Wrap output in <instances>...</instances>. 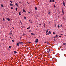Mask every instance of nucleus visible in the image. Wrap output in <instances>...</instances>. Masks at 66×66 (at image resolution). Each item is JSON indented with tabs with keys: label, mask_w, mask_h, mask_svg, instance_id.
Returning a JSON list of instances; mask_svg holds the SVG:
<instances>
[{
	"label": "nucleus",
	"mask_w": 66,
	"mask_h": 66,
	"mask_svg": "<svg viewBox=\"0 0 66 66\" xmlns=\"http://www.w3.org/2000/svg\"><path fill=\"white\" fill-rule=\"evenodd\" d=\"M32 22H33L32 21L31 22V23H32Z\"/></svg>",
	"instance_id": "nucleus-45"
},
{
	"label": "nucleus",
	"mask_w": 66,
	"mask_h": 66,
	"mask_svg": "<svg viewBox=\"0 0 66 66\" xmlns=\"http://www.w3.org/2000/svg\"><path fill=\"white\" fill-rule=\"evenodd\" d=\"M5 37H6L7 36H5Z\"/></svg>",
	"instance_id": "nucleus-40"
},
{
	"label": "nucleus",
	"mask_w": 66,
	"mask_h": 66,
	"mask_svg": "<svg viewBox=\"0 0 66 66\" xmlns=\"http://www.w3.org/2000/svg\"><path fill=\"white\" fill-rule=\"evenodd\" d=\"M29 13H30V12H29Z\"/></svg>",
	"instance_id": "nucleus-61"
},
{
	"label": "nucleus",
	"mask_w": 66,
	"mask_h": 66,
	"mask_svg": "<svg viewBox=\"0 0 66 66\" xmlns=\"http://www.w3.org/2000/svg\"><path fill=\"white\" fill-rule=\"evenodd\" d=\"M10 2H11V3H12V1H10Z\"/></svg>",
	"instance_id": "nucleus-41"
},
{
	"label": "nucleus",
	"mask_w": 66,
	"mask_h": 66,
	"mask_svg": "<svg viewBox=\"0 0 66 66\" xmlns=\"http://www.w3.org/2000/svg\"><path fill=\"white\" fill-rule=\"evenodd\" d=\"M23 35H26V34H23Z\"/></svg>",
	"instance_id": "nucleus-34"
},
{
	"label": "nucleus",
	"mask_w": 66,
	"mask_h": 66,
	"mask_svg": "<svg viewBox=\"0 0 66 66\" xmlns=\"http://www.w3.org/2000/svg\"><path fill=\"white\" fill-rule=\"evenodd\" d=\"M31 34L32 35H35V34L32 33H31Z\"/></svg>",
	"instance_id": "nucleus-6"
},
{
	"label": "nucleus",
	"mask_w": 66,
	"mask_h": 66,
	"mask_svg": "<svg viewBox=\"0 0 66 66\" xmlns=\"http://www.w3.org/2000/svg\"><path fill=\"white\" fill-rule=\"evenodd\" d=\"M15 5H16V6H18V7L19 6H18V4H17V3H15Z\"/></svg>",
	"instance_id": "nucleus-8"
},
{
	"label": "nucleus",
	"mask_w": 66,
	"mask_h": 66,
	"mask_svg": "<svg viewBox=\"0 0 66 66\" xmlns=\"http://www.w3.org/2000/svg\"><path fill=\"white\" fill-rule=\"evenodd\" d=\"M57 35H56L55 36V37H56V38H57Z\"/></svg>",
	"instance_id": "nucleus-21"
},
{
	"label": "nucleus",
	"mask_w": 66,
	"mask_h": 66,
	"mask_svg": "<svg viewBox=\"0 0 66 66\" xmlns=\"http://www.w3.org/2000/svg\"><path fill=\"white\" fill-rule=\"evenodd\" d=\"M10 5L11 6H13V4L12 3L10 4Z\"/></svg>",
	"instance_id": "nucleus-10"
},
{
	"label": "nucleus",
	"mask_w": 66,
	"mask_h": 66,
	"mask_svg": "<svg viewBox=\"0 0 66 66\" xmlns=\"http://www.w3.org/2000/svg\"><path fill=\"white\" fill-rule=\"evenodd\" d=\"M53 33L54 35V34H55V33L54 32H53Z\"/></svg>",
	"instance_id": "nucleus-17"
},
{
	"label": "nucleus",
	"mask_w": 66,
	"mask_h": 66,
	"mask_svg": "<svg viewBox=\"0 0 66 66\" xmlns=\"http://www.w3.org/2000/svg\"><path fill=\"white\" fill-rule=\"evenodd\" d=\"M34 28L35 27V26H34Z\"/></svg>",
	"instance_id": "nucleus-50"
},
{
	"label": "nucleus",
	"mask_w": 66,
	"mask_h": 66,
	"mask_svg": "<svg viewBox=\"0 0 66 66\" xmlns=\"http://www.w3.org/2000/svg\"><path fill=\"white\" fill-rule=\"evenodd\" d=\"M23 11L24 13H26V11L24 9H23Z\"/></svg>",
	"instance_id": "nucleus-5"
},
{
	"label": "nucleus",
	"mask_w": 66,
	"mask_h": 66,
	"mask_svg": "<svg viewBox=\"0 0 66 66\" xmlns=\"http://www.w3.org/2000/svg\"><path fill=\"white\" fill-rule=\"evenodd\" d=\"M46 35H48V34L47 33L46 34Z\"/></svg>",
	"instance_id": "nucleus-52"
},
{
	"label": "nucleus",
	"mask_w": 66,
	"mask_h": 66,
	"mask_svg": "<svg viewBox=\"0 0 66 66\" xmlns=\"http://www.w3.org/2000/svg\"><path fill=\"white\" fill-rule=\"evenodd\" d=\"M66 35H64V36H66Z\"/></svg>",
	"instance_id": "nucleus-54"
},
{
	"label": "nucleus",
	"mask_w": 66,
	"mask_h": 66,
	"mask_svg": "<svg viewBox=\"0 0 66 66\" xmlns=\"http://www.w3.org/2000/svg\"><path fill=\"white\" fill-rule=\"evenodd\" d=\"M20 23H21V24H22V22L21 21H20Z\"/></svg>",
	"instance_id": "nucleus-20"
},
{
	"label": "nucleus",
	"mask_w": 66,
	"mask_h": 66,
	"mask_svg": "<svg viewBox=\"0 0 66 66\" xmlns=\"http://www.w3.org/2000/svg\"><path fill=\"white\" fill-rule=\"evenodd\" d=\"M55 39L54 40H55Z\"/></svg>",
	"instance_id": "nucleus-62"
},
{
	"label": "nucleus",
	"mask_w": 66,
	"mask_h": 66,
	"mask_svg": "<svg viewBox=\"0 0 66 66\" xmlns=\"http://www.w3.org/2000/svg\"><path fill=\"white\" fill-rule=\"evenodd\" d=\"M12 42H14V40H12Z\"/></svg>",
	"instance_id": "nucleus-37"
},
{
	"label": "nucleus",
	"mask_w": 66,
	"mask_h": 66,
	"mask_svg": "<svg viewBox=\"0 0 66 66\" xmlns=\"http://www.w3.org/2000/svg\"><path fill=\"white\" fill-rule=\"evenodd\" d=\"M21 3V2H19V3Z\"/></svg>",
	"instance_id": "nucleus-51"
},
{
	"label": "nucleus",
	"mask_w": 66,
	"mask_h": 66,
	"mask_svg": "<svg viewBox=\"0 0 66 66\" xmlns=\"http://www.w3.org/2000/svg\"><path fill=\"white\" fill-rule=\"evenodd\" d=\"M48 30H49V29H47L46 30V33H47V32H48Z\"/></svg>",
	"instance_id": "nucleus-9"
},
{
	"label": "nucleus",
	"mask_w": 66,
	"mask_h": 66,
	"mask_svg": "<svg viewBox=\"0 0 66 66\" xmlns=\"http://www.w3.org/2000/svg\"><path fill=\"white\" fill-rule=\"evenodd\" d=\"M27 3H28V4H29V2H27Z\"/></svg>",
	"instance_id": "nucleus-48"
},
{
	"label": "nucleus",
	"mask_w": 66,
	"mask_h": 66,
	"mask_svg": "<svg viewBox=\"0 0 66 66\" xmlns=\"http://www.w3.org/2000/svg\"><path fill=\"white\" fill-rule=\"evenodd\" d=\"M60 27H62V24H61V25H60Z\"/></svg>",
	"instance_id": "nucleus-26"
},
{
	"label": "nucleus",
	"mask_w": 66,
	"mask_h": 66,
	"mask_svg": "<svg viewBox=\"0 0 66 66\" xmlns=\"http://www.w3.org/2000/svg\"><path fill=\"white\" fill-rule=\"evenodd\" d=\"M10 38H11V39H12V38H11V37H10Z\"/></svg>",
	"instance_id": "nucleus-49"
},
{
	"label": "nucleus",
	"mask_w": 66,
	"mask_h": 66,
	"mask_svg": "<svg viewBox=\"0 0 66 66\" xmlns=\"http://www.w3.org/2000/svg\"><path fill=\"white\" fill-rule=\"evenodd\" d=\"M47 34L48 35H49V32H48Z\"/></svg>",
	"instance_id": "nucleus-36"
},
{
	"label": "nucleus",
	"mask_w": 66,
	"mask_h": 66,
	"mask_svg": "<svg viewBox=\"0 0 66 66\" xmlns=\"http://www.w3.org/2000/svg\"><path fill=\"white\" fill-rule=\"evenodd\" d=\"M16 45H17V46H19V43H16Z\"/></svg>",
	"instance_id": "nucleus-7"
},
{
	"label": "nucleus",
	"mask_w": 66,
	"mask_h": 66,
	"mask_svg": "<svg viewBox=\"0 0 66 66\" xmlns=\"http://www.w3.org/2000/svg\"><path fill=\"white\" fill-rule=\"evenodd\" d=\"M28 28L29 29H30V28H31L30 27H29Z\"/></svg>",
	"instance_id": "nucleus-38"
},
{
	"label": "nucleus",
	"mask_w": 66,
	"mask_h": 66,
	"mask_svg": "<svg viewBox=\"0 0 66 66\" xmlns=\"http://www.w3.org/2000/svg\"><path fill=\"white\" fill-rule=\"evenodd\" d=\"M1 7H4L3 6V5L2 4H1Z\"/></svg>",
	"instance_id": "nucleus-16"
},
{
	"label": "nucleus",
	"mask_w": 66,
	"mask_h": 66,
	"mask_svg": "<svg viewBox=\"0 0 66 66\" xmlns=\"http://www.w3.org/2000/svg\"><path fill=\"white\" fill-rule=\"evenodd\" d=\"M19 44H20L21 45H23V42H19Z\"/></svg>",
	"instance_id": "nucleus-2"
},
{
	"label": "nucleus",
	"mask_w": 66,
	"mask_h": 66,
	"mask_svg": "<svg viewBox=\"0 0 66 66\" xmlns=\"http://www.w3.org/2000/svg\"><path fill=\"white\" fill-rule=\"evenodd\" d=\"M14 53H17V52L16 51H14Z\"/></svg>",
	"instance_id": "nucleus-11"
},
{
	"label": "nucleus",
	"mask_w": 66,
	"mask_h": 66,
	"mask_svg": "<svg viewBox=\"0 0 66 66\" xmlns=\"http://www.w3.org/2000/svg\"><path fill=\"white\" fill-rule=\"evenodd\" d=\"M42 24H39V26H40V25H41Z\"/></svg>",
	"instance_id": "nucleus-43"
},
{
	"label": "nucleus",
	"mask_w": 66,
	"mask_h": 66,
	"mask_svg": "<svg viewBox=\"0 0 66 66\" xmlns=\"http://www.w3.org/2000/svg\"><path fill=\"white\" fill-rule=\"evenodd\" d=\"M37 28H38V26H37Z\"/></svg>",
	"instance_id": "nucleus-60"
},
{
	"label": "nucleus",
	"mask_w": 66,
	"mask_h": 66,
	"mask_svg": "<svg viewBox=\"0 0 66 66\" xmlns=\"http://www.w3.org/2000/svg\"><path fill=\"white\" fill-rule=\"evenodd\" d=\"M62 50H63V49H62Z\"/></svg>",
	"instance_id": "nucleus-55"
},
{
	"label": "nucleus",
	"mask_w": 66,
	"mask_h": 66,
	"mask_svg": "<svg viewBox=\"0 0 66 66\" xmlns=\"http://www.w3.org/2000/svg\"><path fill=\"white\" fill-rule=\"evenodd\" d=\"M28 43H29V44H31V42H28Z\"/></svg>",
	"instance_id": "nucleus-31"
},
{
	"label": "nucleus",
	"mask_w": 66,
	"mask_h": 66,
	"mask_svg": "<svg viewBox=\"0 0 66 66\" xmlns=\"http://www.w3.org/2000/svg\"><path fill=\"white\" fill-rule=\"evenodd\" d=\"M21 12H20L19 13V15H21V14L20 13Z\"/></svg>",
	"instance_id": "nucleus-15"
},
{
	"label": "nucleus",
	"mask_w": 66,
	"mask_h": 66,
	"mask_svg": "<svg viewBox=\"0 0 66 66\" xmlns=\"http://www.w3.org/2000/svg\"><path fill=\"white\" fill-rule=\"evenodd\" d=\"M64 12H63V10H62V14H63V15H64Z\"/></svg>",
	"instance_id": "nucleus-19"
},
{
	"label": "nucleus",
	"mask_w": 66,
	"mask_h": 66,
	"mask_svg": "<svg viewBox=\"0 0 66 66\" xmlns=\"http://www.w3.org/2000/svg\"><path fill=\"white\" fill-rule=\"evenodd\" d=\"M29 31L30 32H31V30L30 29L29 30Z\"/></svg>",
	"instance_id": "nucleus-28"
},
{
	"label": "nucleus",
	"mask_w": 66,
	"mask_h": 66,
	"mask_svg": "<svg viewBox=\"0 0 66 66\" xmlns=\"http://www.w3.org/2000/svg\"><path fill=\"white\" fill-rule=\"evenodd\" d=\"M10 35H12V33H10Z\"/></svg>",
	"instance_id": "nucleus-39"
},
{
	"label": "nucleus",
	"mask_w": 66,
	"mask_h": 66,
	"mask_svg": "<svg viewBox=\"0 0 66 66\" xmlns=\"http://www.w3.org/2000/svg\"><path fill=\"white\" fill-rule=\"evenodd\" d=\"M54 7H55V8L56 7V6H55V5H54Z\"/></svg>",
	"instance_id": "nucleus-32"
},
{
	"label": "nucleus",
	"mask_w": 66,
	"mask_h": 66,
	"mask_svg": "<svg viewBox=\"0 0 66 66\" xmlns=\"http://www.w3.org/2000/svg\"><path fill=\"white\" fill-rule=\"evenodd\" d=\"M29 28H27V29H29Z\"/></svg>",
	"instance_id": "nucleus-57"
},
{
	"label": "nucleus",
	"mask_w": 66,
	"mask_h": 66,
	"mask_svg": "<svg viewBox=\"0 0 66 66\" xmlns=\"http://www.w3.org/2000/svg\"><path fill=\"white\" fill-rule=\"evenodd\" d=\"M57 27L59 28H60V26L59 25Z\"/></svg>",
	"instance_id": "nucleus-30"
},
{
	"label": "nucleus",
	"mask_w": 66,
	"mask_h": 66,
	"mask_svg": "<svg viewBox=\"0 0 66 66\" xmlns=\"http://www.w3.org/2000/svg\"><path fill=\"white\" fill-rule=\"evenodd\" d=\"M61 37V36H59V37Z\"/></svg>",
	"instance_id": "nucleus-47"
},
{
	"label": "nucleus",
	"mask_w": 66,
	"mask_h": 66,
	"mask_svg": "<svg viewBox=\"0 0 66 66\" xmlns=\"http://www.w3.org/2000/svg\"><path fill=\"white\" fill-rule=\"evenodd\" d=\"M11 9H12V10H13V8L12 7H11Z\"/></svg>",
	"instance_id": "nucleus-29"
},
{
	"label": "nucleus",
	"mask_w": 66,
	"mask_h": 66,
	"mask_svg": "<svg viewBox=\"0 0 66 66\" xmlns=\"http://www.w3.org/2000/svg\"><path fill=\"white\" fill-rule=\"evenodd\" d=\"M50 2H52V1L50 0Z\"/></svg>",
	"instance_id": "nucleus-33"
},
{
	"label": "nucleus",
	"mask_w": 66,
	"mask_h": 66,
	"mask_svg": "<svg viewBox=\"0 0 66 66\" xmlns=\"http://www.w3.org/2000/svg\"><path fill=\"white\" fill-rule=\"evenodd\" d=\"M15 10H16V11H17V8H16Z\"/></svg>",
	"instance_id": "nucleus-24"
},
{
	"label": "nucleus",
	"mask_w": 66,
	"mask_h": 66,
	"mask_svg": "<svg viewBox=\"0 0 66 66\" xmlns=\"http://www.w3.org/2000/svg\"><path fill=\"white\" fill-rule=\"evenodd\" d=\"M44 43H47V42H44Z\"/></svg>",
	"instance_id": "nucleus-44"
},
{
	"label": "nucleus",
	"mask_w": 66,
	"mask_h": 66,
	"mask_svg": "<svg viewBox=\"0 0 66 66\" xmlns=\"http://www.w3.org/2000/svg\"><path fill=\"white\" fill-rule=\"evenodd\" d=\"M45 24H44V27H45Z\"/></svg>",
	"instance_id": "nucleus-23"
},
{
	"label": "nucleus",
	"mask_w": 66,
	"mask_h": 66,
	"mask_svg": "<svg viewBox=\"0 0 66 66\" xmlns=\"http://www.w3.org/2000/svg\"><path fill=\"white\" fill-rule=\"evenodd\" d=\"M3 20H5L4 19V18H3Z\"/></svg>",
	"instance_id": "nucleus-42"
},
{
	"label": "nucleus",
	"mask_w": 66,
	"mask_h": 66,
	"mask_svg": "<svg viewBox=\"0 0 66 66\" xmlns=\"http://www.w3.org/2000/svg\"><path fill=\"white\" fill-rule=\"evenodd\" d=\"M66 44V43H64L63 44V45L64 46H65V45Z\"/></svg>",
	"instance_id": "nucleus-18"
},
{
	"label": "nucleus",
	"mask_w": 66,
	"mask_h": 66,
	"mask_svg": "<svg viewBox=\"0 0 66 66\" xmlns=\"http://www.w3.org/2000/svg\"><path fill=\"white\" fill-rule=\"evenodd\" d=\"M24 18L25 19H26V17L25 16L24 17Z\"/></svg>",
	"instance_id": "nucleus-22"
},
{
	"label": "nucleus",
	"mask_w": 66,
	"mask_h": 66,
	"mask_svg": "<svg viewBox=\"0 0 66 66\" xmlns=\"http://www.w3.org/2000/svg\"><path fill=\"white\" fill-rule=\"evenodd\" d=\"M6 20H8V21H10V19L9 18H7Z\"/></svg>",
	"instance_id": "nucleus-4"
},
{
	"label": "nucleus",
	"mask_w": 66,
	"mask_h": 66,
	"mask_svg": "<svg viewBox=\"0 0 66 66\" xmlns=\"http://www.w3.org/2000/svg\"><path fill=\"white\" fill-rule=\"evenodd\" d=\"M35 8L36 10H37V7H35Z\"/></svg>",
	"instance_id": "nucleus-12"
},
{
	"label": "nucleus",
	"mask_w": 66,
	"mask_h": 66,
	"mask_svg": "<svg viewBox=\"0 0 66 66\" xmlns=\"http://www.w3.org/2000/svg\"><path fill=\"white\" fill-rule=\"evenodd\" d=\"M9 48L11 49V48H12V46H9Z\"/></svg>",
	"instance_id": "nucleus-14"
},
{
	"label": "nucleus",
	"mask_w": 66,
	"mask_h": 66,
	"mask_svg": "<svg viewBox=\"0 0 66 66\" xmlns=\"http://www.w3.org/2000/svg\"><path fill=\"white\" fill-rule=\"evenodd\" d=\"M29 21H31V20H29Z\"/></svg>",
	"instance_id": "nucleus-59"
},
{
	"label": "nucleus",
	"mask_w": 66,
	"mask_h": 66,
	"mask_svg": "<svg viewBox=\"0 0 66 66\" xmlns=\"http://www.w3.org/2000/svg\"><path fill=\"white\" fill-rule=\"evenodd\" d=\"M48 43H48V42H47V44H48Z\"/></svg>",
	"instance_id": "nucleus-58"
},
{
	"label": "nucleus",
	"mask_w": 66,
	"mask_h": 66,
	"mask_svg": "<svg viewBox=\"0 0 66 66\" xmlns=\"http://www.w3.org/2000/svg\"><path fill=\"white\" fill-rule=\"evenodd\" d=\"M47 52H50V49H49L48 51H47Z\"/></svg>",
	"instance_id": "nucleus-13"
},
{
	"label": "nucleus",
	"mask_w": 66,
	"mask_h": 66,
	"mask_svg": "<svg viewBox=\"0 0 66 66\" xmlns=\"http://www.w3.org/2000/svg\"><path fill=\"white\" fill-rule=\"evenodd\" d=\"M60 35H63L61 34Z\"/></svg>",
	"instance_id": "nucleus-46"
},
{
	"label": "nucleus",
	"mask_w": 66,
	"mask_h": 66,
	"mask_svg": "<svg viewBox=\"0 0 66 66\" xmlns=\"http://www.w3.org/2000/svg\"><path fill=\"white\" fill-rule=\"evenodd\" d=\"M54 0H52V2H54Z\"/></svg>",
	"instance_id": "nucleus-35"
},
{
	"label": "nucleus",
	"mask_w": 66,
	"mask_h": 66,
	"mask_svg": "<svg viewBox=\"0 0 66 66\" xmlns=\"http://www.w3.org/2000/svg\"><path fill=\"white\" fill-rule=\"evenodd\" d=\"M48 14H50V12H49V11L48 12Z\"/></svg>",
	"instance_id": "nucleus-25"
},
{
	"label": "nucleus",
	"mask_w": 66,
	"mask_h": 66,
	"mask_svg": "<svg viewBox=\"0 0 66 66\" xmlns=\"http://www.w3.org/2000/svg\"><path fill=\"white\" fill-rule=\"evenodd\" d=\"M49 34H51V31H49Z\"/></svg>",
	"instance_id": "nucleus-27"
},
{
	"label": "nucleus",
	"mask_w": 66,
	"mask_h": 66,
	"mask_svg": "<svg viewBox=\"0 0 66 66\" xmlns=\"http://www.w3.org/2000/svg\"><path fill=\"white\" fill-rule=\"evenodd\" d=\"M62 2L63 3V5H64L65 6H65V2L63 1Z\"/></svg>",
	"instance_id": "nucleus-3"
},
{
	"label": "nucleus",
	"mask_w": 66,
	"mask_h": 66,
	"mask_svg": "<svg viewBox=\"0 0 66 66\" xmlns=\"http://www.w3.org/2000/svg\"><path fill=\"white\" fill-rule=\"evenodd\" d=\"M12 28H13V29H14V27H12Z\"/></svg>",
	"instance_id": "nucleus-53"
},
{
	"label": "nucleus",
	"mask_w": 66,
	"mask_h": 66,
	"mask_svg": "<svg viewBox=\"0 0 66 66\" xmlns=\"http://www.w3.org/2000/svg\"><path fill=\"white\" fill-rule=\"evenodd\" d=\"M55 27H56V25H55Z\"/></svg>",
	"instance_id": "nucleus-56"
},
{
	"label": "nucleus",
	"mask_w": 66,
	"mask_h": 66,
	"mask_svg": "<svg viewBox=\"0 0 66 66\" xmlns=\"http://www.w3.org/2000/svg\"><path fill=\"white\" fill-rule=\"evenodd\" d=\"M38 39H36L35 40L36 43H38Z\"/></svg>",
	"instance_id": "nucleus-1"
}]
</instances>
